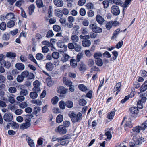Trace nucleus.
Here are the masks:
<instances>
[{
    "instance_id": "nucleus-1",
    "label": "nucleus",
    "mask_w": 147,
    "mask_h": 147,
    "mask_svg": "<svg viewBox=\"0 0 147 147\" xmlns=\"http://www.w3.org/2000/svg\"><path fill=\"white\" fill-rule=\"evenodd\" d=\"M68 116L73 123L80 121L82 118V114L80 112L76 114L73 111H70L69 113Z\"/></svg>"
},
{
    "instance_id": "nucleus-2",
    "label": "nucleus",
    "mask_w": 147,
    "mask_h": 147,
    "mask_svg": "<svg viewBox=\"0 0 147 147\" xmlns=\"http://www.w3.org/2000/svg\"><path fill=\"white\" fill-rule=\"evenodd\" d=\"M133 140L135 142V144L132 142L129 143V145L130 147H136V145L141 144L142 142L144 141V138H139L138 136H134L133 138Z\"/></svg>"
},
{
    "instance_id": "nucleus-3",
    "label": "nucleus",
    "mask_w": 147,
    "mask_h": 147,
    "mask_svg": "<svg viewBox=\"0 0 147 147\" xmlns=\"http://www.w3.org/2000/svg\"><path fill=\"white\" fill-rule=\"evenodd\" d=\"M89 28L91 29L92 31L96 33L101 32L102 29L100 27L97 26V24L96 23L90 24L89 26Z\"/></svg>"
},
{
    "instance_id": "nucleus-4",
    "label": "nucleus",
    "mask_w": 147,
    "mask_h": 147,
    "mask_svg": "<svg viewBox=\"0 0 147 147\" xmlns=\"http://www.w3.org/2000/svg\"><path fill=\"white\" fill-rule=\"evenodd\" d=\"M140 97L141 98L140 100H139L137 102V107L138 109H142L143 107L144 104L146 102V98L141 95H140Z\"/></svg>"
},
{
    "instance_id": "nucleus-5",
    "label": "nucleus",
    "mask_w": 147,
    "mask_h": 147,
    "mask_svg": "<svg viewBox=\"0 0 147 147\" xmlns=\"http://www.w3.org/2000/svg\"><path fill=\"white\" fill-rule=\"evenodd\" d=\"M55 131L60 134H65L67 132V129L63 125H60L55 129Z\"/></svg>"
},
{
    "instance_id": "nucleus-6",
    "label": "nucleus",
    "mask_w": 147,
    "mask_h": 147,
    "mask_svg": "<svg viewBox=\"0 0 147 147\" xmlns=\"http://www.w3.org/2000/svg\"><path fill=\"white\" fill-rule=\"evenodd\" d=\"M111 13L115 16H118L120 13V10L118 6L116 5H113L111 8Z\"/></svg>"
},
{
    "instance_id": "nucleus-7",
    "label": "nucleus",
    "mask_w": 147,
    "mask_h": 147,
    "mask_svg": "<svg viewBox=\"0 0 147 147\" xmlns=\"http://www.w3.org/2000/svg\"><path fill=\"white\" fill-rule=\"evenodd\" d=\"M64 43L61 40H59L57 43V45L59 47L63 49L60 51L63 53L66 52L67 50V46L65 45Z\"/></svg>"
},
{
    "instance_id": "nucleus-8",
    "label": "nucleus",
    "mask_w": 147,
    "mask_h": 147,
    "mask_svg": "<svg viewBox=\"0 0 147 147\" xmlns=\"http://www.w3.org/2000/svg\"><path fill=\"white\" fill-rule=\"evenodd\" d=\"M3 119L5 121L10 122L13 119V116L11 113H7L4 114L3 116Z\"/></svg>"
},
{
    "instance_id": "nucleus-9",
    "label": "nucleus",
    "mask_w": 147,
    "mask_h": 147,
    "mask_svg": "<svg viewBox=\"0 0 147 147\" xmlns=\"http://www.w3.org/2000/svg\"><path fill=\"white\" fill-rule=\"evenodd\" d=\"M147 127V125H144L143 124V125H142L141 126H136L134 127L132 130L133 131L134 133H139L140 130H144Z\"/></svg>"
},
{
    "instance_id": "nucleus-10",
    "label": "nucleus",
    "mask_w": 147,
    "mask_h": 147,
    "mask_svg": "<svg viewBox=\"0 0 147 147\" xmlns=\"http://www.w3.org/2000/svg\"><path fill=\"white\" fill-rule=\"evenodd\" d=\"M67 90L62 86L59 87L57 89V92L60 93V96H61V95L65 94Z\"/></svg>"
},
{
    "instance_id": "nucleus-11",
    "label": "nucleus",
    "mask_w": 147,
    "mask_h": 147,
    "mask_svg": "<svg viewBox=\"0 0 147 147\" xmlns=\"http://www.w3.org/2000/svg\"><path fill=\"white\" fill-rule=\"evenodd\" d=\"M96 19L97 22L101 25L105 21L103 18L100 14H97L96 16Z\"/></svg>"
},
{
    "instance_id": "nucleus-12",
    "label": "nucleus",
    "mask_w": 147,
    "mask_h": 147,
    "mask_svg": "<svg viewBox=\"0 0 147 147\" xmlns=\"http://www.w3.org/2000/svg\"><path fill=\"white\" fill-rule=\"evenodd\" d=\"M53 3L54 5L57 7H61L64 5L63 1L62 0H53Z\"/></svg>"
},
{
    "instance_id": "nucleus-13",
    "label": "nucleus",
    "mask_w": 147,
    "mask_h": 147,
    "mask_svg": "<svg viewBox=\"0 0 147 147\" xmlns=\"http://www.w3.org/2000/svg\"><path fill=\"white\" fill-rule=\"evenodd\" d=\"M90 41L88 39H85L83 40L82 42V46L86 47H89L91 44Z\"/></svg>"
},
{
    "instance_id": "nucleus-14",
    "label": "nucleus",
    "mask_w": 147,
    "mask_h": 147,
    "mask_svg": "<svg viewBox=\"0 0 147 147\" xmlns=\"http://www.w3.org/2000/svg\"><path fill=\"white\" fill-rule=\"evenodd\" d=\"M26 140L29 145L30 147H35V144L33 140L28 136L26 137Z\"/></svg>"
},
{
    "instance_id": "nucleus-15",
    "label": "nucleus",
    "mask_w": 147,
    "mask_h": 147,
    "mask_svg": "<svg viewBox=\"0 0 147 147\" xmlns=\"http://www.w3.org/2000/svg\"><path fill=\"white\" fill-rule=\"evenodd\" d=\"M2 65H4L7 69H9L11 66V63L10 62L7 61H6L5 60H3L1 63Z\"/></svg>"
},
{
    "instance_id": "nucleus-16",
    "label": "nucleus",
    "mask_w": 147,
    "mask_h": 147,
    "mask_svg": "<svg viewBox=\"0 0 147 147\" xmlns=\"http://www.w3.org/2000/svg\"><path fill=\"white\" fill-rule=\"evenodd\" d=\"M79 29V27L78 25H75L73 27L71 30L72 33L74 34H77L78 33V30Z\"/></svg>"
},
{
    "instance_id": "nucleus-17",
    "label": "nucleus",
    "mask_w": 147,
    "mask_h": 147,
    "mask_svg": "<svg viewBox=\"0 0 147 147\" xmlns=\"http://www.w3.org/2000/svg\"><path fill=\"white\" fill-rule=\"evenodd\" d=\"M16 67L18 70H22L25 68V66L21 63H18L15 65Z\"/></svg>"
},
{
    "instance_id": "nucleus-18",
    "label": "nucleus",
    "mask_w": 147,
    "mask_h": 147,
    "mask_svg": "<svg viewBox=\"0 0 147 147\" xmlns=\"http://www.w3.org/2000/svg\"><path fill=\"white\" fill-rule=\"evenodd\" d=\"M45 67L48 71H51L53 69V65L51 63L49 62L46 64Z\"/></svg>"
},
{
    "instance_id": "nucleus-19",
    "label": "nucleus",
    "mask_w": 147,
    "mask_h": 147,
    "mask_svg": "<svg viewBox=\"0 0 147 147\" xmlns=\"http://www.w3.org/2000/svg\"><path fill=\"white\" fill-rule=\"evenodd\" d=\"M71 39L74 44L75 43H77L79 40L78 37L76 34L72 35L71 36Z\"/></svg>"
},
{
    "instance_id": "nucleus-20",
    "label": "nucleus",
    "mask_w": 147,
    "mask_h": 147,
    "mask_svg": "<svg viewBox=\"0 0 147 147\" xmlns=\"http://www.w3.org/2000/svg\"><path fill=\"white\" fill-rule=\"evenodd\" d=\"M80 42L79 43V44H78V43H75L74 45V49L77 52H80L82 49V46L80 44Z\"/></svg>"
},
{
    "instance_id": "nucleus-21",
    "label": "nucleus",
    "mask_w": 147,
    "mask_h": 147,
    "mask_svg": "<svg viewBox=\"0 0 147 147\" xmlns=\"http://www.w3.org/2000/svg\"><path fill=\"white\" fill-rule=\"evenodd\" d=\"M54 13L55 16L57 17L61 18L63 16L62 11L60 9H55L54 10Z\"/></svg>"
},
{
    "instance_id": "nucleus-22",
    "label": "nucleus",
    "mask_w": 147,
    "mask_h": 147,
    "mask_svg": "<svg viewBox=\"0 0 147 147\" xmlns=\"http://www.w3.org/2000/svg\"><path fill=\"white\" fill-rule=\"evenodd\" d=\"M121 88V82H118L117 83L114 88L113 90L114 92L116 91L117 90H118L119 91H120V90Z\"/></svg>"
},
{
    "instance_id": "nucleus-23",
    "label": "nucleus",
    "mask_w": 147,
    "mask_h": 147,
    "mask_svg": "<svg viewBox=\"0 0 147 147\" xmlns=\"http://www.w3.org/2000/svg\"><path fill=\"white\" fill-rule=\"evenodd\" d=\"M6 57L10 58L13 59L16 56V54L15 53L9 52H7L6 55Z\"/></svg>"
},
{
    "instance_id": "nucleus-24",
    "label": "nucleus",
    "mask_w": 147,
    "mask_h": 147,
    "mask_svg": "<svg viewBox=\"0 0 147 147\" xmlns=\"http://www.w3.org/2000/svg\"><path fill=\"white\" fill-rule=\"evenodd\" d=\"M70 58V56L67 54L64 53L63 55L61 60L63 62L67 61Z\"/></svg>"
},
{
    "instance_id": "nucleus-25",
    "label": "nucleus",
    "mask_w": 147,
    "mask_h": 147,
    "mask_svg": "<svg viewBox=\"0 0 147 147\" xmlns=\"http://www.w3.org/2000/svg\"><path fill=\"white\" fill-rule=\"evenodd\" d=\"M78 88L80 90L83 92H85L88 90L87 87L82 84H79L78 86Z\"/></svg>"
},
{
    "instance_id": "nucleus-26",
    "label": "nucleus",
    "mask_w": 147,
    "mask_h": 147,
    "mask_svg": "<svg viewBox=\"0 0 147 147\" xmlns=\"http://www.w3.org/2000/svg\"><path fill=\"white\" fill-rule=\"evenodd\" d=\"M35 6L34 5H30L28 8V13L30 15H31L34 11Z\"/></svg>"
},
{
    "instance_id": "nucleus-27",
    "label": "nucleus",
    "mask_w": 147,
    "mask_h": 147,
    "mask_svg": "<svg viewBox=\"0 0 147 147\" xmlns=\"http://www.w3.org/2000/svg\"><path fill=\"white\" fill-rule=\"evenodd\" d=\"M63 81L64 83L67 86H71L72 84L71 81L65 78H64L63 79Z\"/></svg>"
},
{
    "instance_id": "nucleus-28",
    "label": "nucleus",
    "mask_w": 147,
    "mask_h": 147,
    "mask_svg": "<svg viewBox=\"0 0 147 147\" xmlns=\"http://www.w3.org/2000/svg\"><path fill=\"white\" fill-rule=\"evenodd\" d=\"M31 125V124L24 123L21 125L20 126V128L21 129L24 130L27 129Z\"/></svg>"
},
{
    "instance_id": "nucleus-29",
    "label": "nucleus",
    "mask_w": 147,
    "mask_h": 147,
    "mask_svg": "<svg viewBox=\"0 0 147 147\" xmlns=\"http://www.w3.org/2000/svg\"><path fill=\"white\" fill-rule=\"evenodd\" d=\"M147 89V82L145 81L144 83L142 85L140 88V91L141 92H144Z\"/></svg>"
},
{
    "instance_id": "nucleus-30",
    "label": "nucleus",
    "mask_w": 147,
    "mask_h": 147,
    "mask_svg": "<svg viewBox=\"0 0 147 147\" xmlns=\"http://www.w3.org/2000/svg\"><path fill=\"white\" fill-rule=\"evenodd\" d=\"M138 108L136 107H131L129 109V110L131 113L132 114H137L138 113Z\"/></svg>"
},
{
    "instance_id": "nucleus-31",
    "label": "nucleus",
    "mask_w": 147,
    "mask_h": 147,
    "mask_svg": "<svg viewBox=\"0 0 147 147\" xmlns=\"http://www.w3.org/2000/svg\"><path fill=\"white\" fill-rule=\"evenodd\" d=\"M115 112L113 111H112L111 112H109L108 113L107 116V118L110 119H112L115 115Z\"/></svg>"
},
{
    "instance_id": "nucleus-32",
    "label": "nucleus",
    "mask_w": 147,
    "mask_h": 147,
    "mask_svg": "<svg viewBox=\"0 0 147 147\" xmlns=\"http://www.w3.org/2000/svg\"><path fill=\"white\" fill-rule=\"evenodd\" d=\"M120 30L119 28H118L115 30L113 34V35L111 37L112 39H114L116 38L118 34L119 33Z\"/></svg>"
},
{
    "instance_id": "nucleus-33",
    "label": "nucleus",
    "mask_w": 147,
    "mask_h": 147,
    "mask_svg": "<svg viewBox=\"0 0 147 147\" xmlns=\"http://www.w3.org/2000/svg\"><path fill=\"white\" fill-rule=\"evenodd\" d=\"M15 22L13 20H10L8 21L7 24V27L9 28H11L13 27L15 25Z\"/></svg>"
},
{
    "instance_id": "nucleus-34",
    "label": "nucleus",
    "mask_w": 147,
    "mask_h": 147,
    "mask_svg": "<svg viewBox=\"0 0 147 147\" xmlns=\"http://www.w3.org/2000/svg\"><path fill=\"white\" fill-rule=\"evenodd\" d=\"M36 3L37 6L38 8H41L44 6L42 0H36Z\"/></svg>"
},
{
    "instance_id": "nucleus-35",
    "label": "nucleus",
    "mask_w": 147,
    "mask_h": 147,
    "mask_svg": "<svg viewBox=\"0 0 147 147\" xmlns=\"http://www.w3.org/2000/svg\"><path fill=\"white\" fill-rule=\"evenodd\" d=\"M70 64L71 66L73 67H76L77 65V61L74 59H71L70 60Z\"/></svg>"
},
{
    "instance_id": "nucleus-36",
    "label": "nucleus",
    "mask_w": 147,
    "mask_h": 147,
    "mask_svg": "<svg viewBox=\"0 0 147 147\" xmlns=\"http://www.w3.org/2000/svg\"><path fill=\"white\" fill-rule=\"evenodd\" d=\"M14 17V15L12 13H7L5 16V18L9 20L13 19Z\"/></svg>"
},
{
    "instance_id": "nucleus-37",
    "label": "nucleus",
    "mask_w": 147,
    "mask_h": 147,
    "mask_svg": "<svg viewBox=\"0 0 147 147\" xmlns=\"http://www.w3.org/2000/svg\"><path fill=\"white\" fill-rule=\"evenodd\" d=\"M63 120V117L62 115H59L56 118V121L58 123H59L62 121Z\"/></svg>"
},
{
    "instance_id": "nucleus-38",
    "label": "nucleus",
    "mask_w": 147,
    "mask_h": 147,
    "mask_svg": "<svg viewBox=\"0 0 147 147\" xmlns=\"http://www.w3.org/2000/svg\"><path fill=\"white\" fill-rule=\"evenodd\" d=\"M9 102L11 103H13L15 102V100L14 99V96L11 94L8 96Z\"/></svg>"
},
{
    "instance_id": "nucleus-39",
    "label": "nucleus",
    "mask_w": 147,
    "mask_h": 147,
    "mask_svg": "<svg viewBox=\"0 0 147 147\" xmlns=\"http://www.w3.org/2000/svg\"><path fill=\"white\" fill-rule=\"evenodd\" d=\"M102 56V54L101 52H96L94 54L93 57L96 59L100 58V57H101Z\"/></svg>"
},
{
    "instance_id": "nucleus-40",
    "label": "nucleus",
    "mask_w": 147,
    "mask_h": 147,
    "mask_svg": "<svg viewBox=\"0 0 147 147\" xmlns=\"http://www.w3.org/2000/svg\"><path fill=\"white\" fill-rule=\"evenodd\" d=\"M79 68L80 71H84L86 69L85 64L82 62H81L80 63Z\"/></svg>"
},
{
    "instance_id": "nucleus-41",
    "label": "nucleus",
    "mask_w": 147,
    "mask_h": 147,
    "mask_svg": "<svg viewBox=\"0 0 147 147\" xmlns=\"http://www.w3.org/2000/svg\"><path fill=\"white\" fill-rule=\"evenodd\" d=\"M95 62L97 65L99 66H102L103 65L102 61L101 58L96 59Z\"/></svg>"
},
{
    "instance_id": "nucleus-42",
    "label": "nucleus",
    "mask_w": 147,
    "mask_h": 147,
    "mask_svg": "<svg viewBox=\"0 0 147 147\" xmlns=\"http://www.w3.org/2000/svg\"><path fill=\"white\" fill-rule=\"evenodd\" d=\"M44 57L43 54L40 53H38L36 54V58L37 59L39 60H42Z\"/></svg>"
},
{
    "instance_id": "nucleus-43",
    "label": "nucleus",
    "mask_w": 147,
    "mask_h": 147,
    "mask_svg": "<svg viewBox=\"0 0 147 147\" xmlns=\"http://www.w3.org/2000/svg\"><path fill=\"white\" fill-rule=\"evenodd\" d=\"M59 107L62 109H64L66 106L65 103L63 101H60L59 103Z\"/></svg>"
},
{
    "instance_id": "nucleus-44",
    "label": "nucleus",
    "mask_w": 147,
    "mask_h": 147,
    "mask_svg": "<svg viewBox=\"0 0 147 147\" xmlns=\"http://www.w3.org/2000/svg\"><path fill=\"white\" fill-rule=\"evenodd\" d=\"M53 29L56 32H59L61 30V27L57 25H54L53 26Z\"/></svg>"
},
{
    "instance_id": "nucleus-45",
    "label": "nucleus",
    "mask_w": 147,
    "mask_h": 147,
    "mask_svg": "<svg viewBox=\"0 0 147 147\" xmlns=\"http://www.w3.org/2000/svg\"><path fill=\"white\" fill-rule=\"evenodd\" d=\"M32 103L35 104L37 105H42V102L41 100L38 99L32 100Z\"/></svg>"
},
{
    "instance_id": "nucleus-46",
    "label": "nucleus",
    "mask_w": 147,
    "mask_h": 147,
    "mask_svg": "<svg viewBox=\"0 0 147 147\" xmlns=\"http://www.w3.org/2000/svg\"><path fill=\"white\" fill-rule=\"evenodd\" d=\"M30 96L32 98L35 99L37 97L38 94L36 92H31L30 93Z\"/></svg>"
},
{
    "instance_id": "nucleus-47",
    "label": "nucleus",
    "mask_w": 147,
    "mask_h": 147,
    "mask_svg": "<svg viewBox=\"0 0 147 147\" xmlns=\"http://www.w3.org/2000/svg\"><path fill=\"white\" fill-rule=\"evenodd\" d=\"M131 0H126L123 5V8H126L128 5L131 2Z\"/></svg>"
},
{
    "instance_id": "nucleus-48",
    "label": "nucleus",
    "mask_w": 147,
    "mask_h": 147,
    "mask_svg": "<svg viewBox=\"0 0 147 147\" xmlns=\"http://www.w3.org/2000/svg\"><path fill=\"white\" fill-rule=\"evenodd\" d=\"M65 105L68 108H71L73 106L72 102L71 101H67L65 102Z\"/></svg>"
},
{
    "instance_id": "nucleus-49",
    "label": "nucleus",
    "mask_w": 147,
    "mask_h": 147,
    "mask_svg": "<svg viewBox=\"0 0 147 147\" xmlns=\"http://www.w3.org/2000/svg\"><path fill=\"white\" fill-rule=\"evenodd\" d=\"M6 28V23L3 22H2L0 24V29L3 31L5 30Z\"/></svg>"
},
{
    "instance_id": "nucleus-50",
    "label": "nucleus",
    "mask_w": 147,
    "mask_h": 147,
    "mask_svg": "<svg viewBox=\"0 0 147 147\" xmlns=\"http://www.w3.org/2000/svg\"><path fill=\"white\" fill-rule=\"evenodd\" d=\"M59 101V98L57 96H55L53 97L51 100V102L53 104H55Z\"/></svg>"
},
{
    "instance_id": "nucleus-51",
    "label": "nucleus",
    "mask_w": 147,
    "mask_h": 147,
    "mask_svg": "<svg viewBox=\"0 0 147 147\" xmlns=\"http://www.w3.org/2000/svg\"><path fill=\"white\" fill-rule=\"evenodd\" d=\"M112 26V21L108 22L106 25V28L108 30H110Z\"/></svg>"
},
{
    "instance_id": "nucleus-52",
    "label": "nucleus",
    "mask_w": 147,
    "mask_h": 147,
    "mask_svg": "<svg viewBox=\"0 0 147 147\" xmlns=\"http://www.w3.org/2000/svg\"><path fill=\"white\" fill-rule=\"evenodd\" d=\"M28 58L31 61L34 63L36 64H37V63L36 61L33 57L32 55L30 54L28 55Z\"/></svg>"
},
{
    "instance_id": "nucleus-53",
    "label": "nucleus",
    "mask_w": 147,
    "mask_h": 147,
    "mask_svg": "<svg viewBox=\"0 0 147 147\" xmlns=\"http://www.w3.org/2000/svg\"><path fill=\"white\" fill-rule=\"evenodd\" d=\"M54 35L53 31L51 30H49L46 34V37L47 38H50L53 37Z\"/></svg>"
},
{
    "instance_id": "nucleus-54",
    "label": "nucleus",
    "mask_w": 147,
    "mask_h": 147,
    "mask_svg": "<svg viewBox=\"0 0 147 147\" xmlns=\"http://www.w3.org/2000/svg\"><path fill=\"white\" fill-rule=\"evenodd\" d=\"M28 93L27 90L25 89H22L20 92V94L23 96H26Z\"/></svg>"
},
{
    "instance_id": "nucleus-55",
    "label": "nucleus",
    "mask_w": 147,
    "mask_h": 147,
    "mask_svg": "<svg viewBox=\"0 0 147 147\" xmlns=\"http://www.w3.org/2000/svg\"><path fill=\"white\" fill-rule=\"evenodd\" d=\"M24 2V0H20L16 1L15 3V5L17 7H20Z\"/></svg>"
},
{
    "instance_id": "nucleus-56",
    "label": "nucleus",
    "mask_w": 147,
    "mask_h": 147,
    "mask_svg": "<svg viewBox=\"0 0 147 147\" xmlns=\"http://www.w3.org/2000/svg\"><path fill=\"white\" fill-rule=\"evenodd\" d=\"M107 131L105 132V134L107 136V138L108 139H111L112 138V135L111 134L110 132L109 131V130H108V129H106V131Z\"/></svg>"
},
{
    "instance_id": "nucleus-57",
    "label": "nucleus",
    "mask_w": 147,
    "mask_h": 147,
    "mask_svg": "<svg viewBox=\"0 0 147 147\" xmlns=\"http://www.w3.org/2000/svg\"><path fill=\"white\" fill-rule=\"evenodd\" d=\"M79 13L80 15L82 16H84L86 13L85 9L84 8H81L80 10Z\"/></svg>"
},
{
    "instance_id": "nucleus-58",
    "label": "nucleus",
    "mask_w": 147,
    "mask_h": 147,
    "mask_svg": "<svg viewBox=\"0 0 147 147\" xmlns=\"http://www.w3.org/2000/svg\"><path fill=\"white\" fill-rule=\"evenodd\" d=\"M62 37V40L64 42H69V39L68 36L66 35Z\"/></svg>"
},
{
    "instance_id": "nucleus-59",
    "label": "nucleus",
    "mask_w": 147,
    "mask_h": 147,
    "mask_svg": "<svg viewBox=\"0 0 147 147\" xmlns=\"http://www.w3.org/2000/svg\"><path fill=\"white\" fill-rule=\"evenodd\" d=\"M52 8L50 6L48 10V14L49 18L51 17L52 16Z\"/></svg>"
},
{
    "instance_id": "nucleus-60",
    "label": "nucleus",
    "mask_w": 147,
    "mask_h": 147,
    "mask_svg": "<svg viewBox=\"0 0 147 147\" xmlns=\"http://www.w3.org/2000/svg\"><path fill=\"white\" fill-rule=\"evenodd\" d=\"M24 80L22 75H18L17 78V80L19 82H22Z\"/></svg>"
},
{
    "instance_id": "nucleus-61",
    "label": "nucleus",
    "mask_w": 147,
    "mask_h": 147,
    "mask_svg": "<svg viewBox=\"0 0 147 147\" xmlns=\"http://www.w3.org/2000/svg\"><path fill=\"white\" fill-rule=\"evenodd\" d=\"M79 104L80 105L84 106L85 105L87 102L86 101L83 99H80L79 100Z\"/></svg>"
},
{
    "instance_id": "nucleus-62",
    "label": "nucleus",
    "mask_w": 147,
    "mask_h": 147,
    "mask_svg": "<svg viewBox=\"0 0 147 147\" xmlns=\"http://www.w3.org/2000/svg\"><path fill=\"white\" fill-rule=\"evenodd\" d=\"M16 89L15 87H10L8 89L9 92L11 93H14L16 92Z\"/></svg>"
},
{
    "instance_id": "nucleus-63",
    "label": "nucleus",
    "mask_w": 147,
    "mask_h": 147,
    "mask_svg": "<svg viewBox=\"0 0 147 147\" xmlns=\"http://www.w3.org/2000/svg\"><path fill=\"white\" fill-rule=\"evenodd\" d=\"M59 54L57 52H53L52 54V57L55 59H57L59 57Z\"/></svg>"
},
{
    "instance_id": "nucleus-64",
    "label": "nucleus",
    "mask_w": 147,
    "mask_h": 147,
    "mask_svg": "<svg viewBox=\"0 0 147 147\" xmlns=\"http://www.w3.org/2000/svg\"><path fill=\"white\" fill-rule=\"evenodd\" d=\"M10 38L9 34L5 33L3 35V38L5 40H8Z\"/></svg>"
}]
</instances>
